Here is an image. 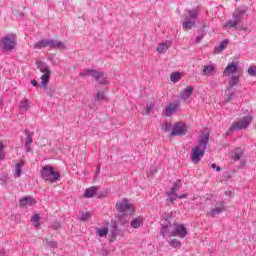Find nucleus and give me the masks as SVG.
Wrapping results in <instances>:
<instances>
[{"instance_id":"obj_30","label":"nucleus","mask_w":256,"mask_h":256,"mask_svg":"<svg viewBox=\"0 0 256 256\" xmlns=\"http://www.w3.org/2000/svg\"><path fill=\"white\" fill-rule=\"evenodd\" d=\"M239 83V76H232L231 79L229 80V86L230 87H235Z\"/></svg>"},{"instance_id":"obj_21","label":"nucleus","mask_w":256,"mask_h":256,"mask_svg":"<svg viewBox=\"0 0 256 256\" xmlns=\"http://www.w3.org/2000/svg\"><path fill=\"white\" fill-rule=\"evenodd\" d=\"M192 93H193V87L187 86L186 89L180 93V95L182 99H184V101H187V99L191 97Z\"/></svg>"},{"instance_id":"obj_10","label":"nucleus","mask_w":256,"mask_h":256,"mask_svg":"<svg viewBox=\"0 0 256 256\" xmlns=\"http://www.w3.org/2000/svg\"><path fill=\"white\" fill-rule=\"evenodd\" d=\"M203 155H205V148H201V145L192 148L191 159L193 163H199Z\"/></svg>"},{"instance_id":"obj_8","label":"nucleus","mask_w":256,"mask_h":256,"mask_svg":"<svg viewBox=\"0 0 256 256\" xmlns=\"http://www.w3.org/2000/svg\"><path fill=\"white\" fill-rule=\"evenodd\" d=\"M177 191H179V181H176L174 186L171 188V191L168 194V199L173 203L176 199H187V193H184L182 195L177 194Z\"/></svg>"},{"instance_id":"obj_43","label":"nucleus","mask_w":256,"mask_h":256,"mask_svg":"<svg viewBox=\"0 0 256 256\" xmlns=\"http://www.w3.org/2000/svg\"><path fill=\"white\" fill-rule=\"evenodd\" d=\"M31 83H32L33 87L39 86V83L37 82V80H32Z\"/></svg>"},{"instance_id":"obj_26","label":"nucleus","mask_w":256,"mask_h":256,"mask_svg":"<svg viewBox=\"0 0 256 256\" xmlns=\"http://www.w3.org/2000/svg\"><path fill=\"white\" fill-rule=\"evenodd\" d=\"M207 143H209V135H205L201 138L199 145L202 149H206Z\"/></svg>"},{"instance_id":"obj_6","label":"nucleus","mask_w":256,"mask_h":256,"mask_svg":"<svg viewBox=\"0 0 256 256\" xmlns=\"http://www.w3.org/2000/svg\"><path fill=\"white\" fill-rule=\"evenodd\" d=\"M116 209L119 213H125V215H134L135 214V206L129 203L127 199H124L120 202H117Z\"/></svg>"},{"instance_id":"obj_11","label":"nucleus","mask_w":256,"mask_h":256,"mask_svg":"<svg viewBox=\"0 0 256 256\" xmlns=\"http://www.w3.org/2000/svg\"><path fill=\"white\" fill-rule=\"evenodd\" d=\"M39 69L43 75L40 77L41 84L44 85V87H47V83H49V79H51V70H49V66L47 65H41L39 66Z\"/></svg>"},{"instance_id":"obj_4","label":"nucleus","mask_w":256,"mask_h":256,"mask_svg":"<svg viewBox=\"0 0 256 256\" xmlns=\"http://www.w3.org/2000/svg\"><path fill=\"white\" fill-rule=\"evenodd\" d=\"M41 175L45 181H50L51 183H55V181H59L60 175L59 172H56L55 169L51 166H44Z\"/></svg>"},{"instance_id":"obj_29","label":"nucleus","mask_w":256,"mask_h":256,"mask_svg":"<svg viewBox=\"0 0 256 256\" xmlns=\"http://www.w3.org/2000/svg\"><path fill=\"white\" fill-rule=\"evenodd\" d=\"M171 127V122H165L164 124H162L161 130L164 131L165 133H169L171 131Z\"/></svg>"},{"instance_id":"obj_34","label":"nucleus","mask_w":256,"mask_h":256,"mask_svg":"<svg viewBox=\"0 0 256 256\" xmlns=\"http://www.w3.org/2000/svg\"><path fill=\"white\" fill-rule=\"evenodd\" d=\"M23 167V162H19L16 165V171H15V175L16 177H21V168Z\"/></svg>"},{"instance_id":"obj_24","label":"nucleus","mask_w":256,"mask_h":256,"mask_svg":"<svg viewBox=\"0 0 256 256\" xmlns=\"http://www.w3.org/2000/svg\"><path fill=\"white\" fill-rule=\"evenodd\" d=\"M170 79H171L172 83H178V81L181 80V73H179V72H173V73L170 75Z\"/></svg>"},{"instance_id":"obj_27","label":"nucleus","mask_w":256,"mask_h":256,"mask_svg":"<svg viewBox=\"0 0 256 256\" xmlns=\"http://www.w3.org/2000/svg\"><path fill=\"white\" fill-rule=\"evenodd\" d=\"M24 133L26 135V142L25 143L31 145L33 143V137H32L31 132H29L28 129H25Z\"/></svg>"},{"instance_id":"obj_39","label":"nucleus","mask_w":256,"mask_h":256,"mask_svg":"<svg viewBox=\"0 0 256 256\" xmlns=\"http://www.w3.org/2000/svg\"><path fill=\"white\" fill-rule=\"evenodd\" d=\"M227 43H229V41L224 40L219 46V51H223L225 47H227Z\"/></svg>"},{"instance_id":"obj_36","label":"nucleus","mask_w":256,"mask_h":256,"mask_svg":"<svg viewBox=\"0 0 256 256\" xmlns=\"http://www.w3.org/2000/svg\"><path fill=\"white\" fill-rule=\"evenodd\" d=\"M197 10H188L189 19H197Z\"/></svg>"},{"instance_id":"obj_14","label":"nucleus","mask_w":256,"mask_h":256,"mask_svg":"<svg viewBox=\"0 0 256 256\" xmlns=\"http://www.w3.org/2000/svg\"><path fill=\"white\" fill-rule=\"evenodd\" d=\"M119 229V224H117V221L111 222V235L109 238V241L113 243L117 239V231Z\"/></svg>"},{"instance_id":"obj_2","label":"nucleus","mask_w":256,"mask_h":256,"mask_svg":"<svg viewBox=\"0 0 256 256\" xmlns=\"http://www.w3.org/2000/svg\"><path fill=\"white\" fill-rule=\"evenodd\" d=\"M0 47L3 51H13L17 47V36L15 34L5 35L0 41Z\"/></svg>"},{"instance_id":"obj_9","label":"nucleus","mask_w":256,"mask_h":256,"mask_svg":"<svg viewBox=\"0 0 256 256\" xmlns=\"http://www.w3.org/2000/svg\"><path fill=\"white\" fill-rule=\"evenodd\" d=\"M187 133V125L183 122H176L171 131V137L185 135Z\"/></svg>"},{"instance_id":"obj_16","label":"nucleus","mask_w":256,"mask_h":256,"mask_svg":"<svg viewBox=\"0 0 256 256\" xmlns=\"http://www.w3.org/2000/svg\"><path fill=\"white\" fill-rule=\"evenodd\" d=\"M35 199L32 197H24L19 201V206L20 207H31L35 205Z\"/></svg>"},{"instance_id":"obj_32","label":"nucleus","mask_w":256,"mask_h":256,"mask_svg":"<svg viewBox=\"0 0 256 256\" xmlns=\"http://www.w3.org/2000/svg\"><path fill=\"white\" fill-rule=\"evenodd\" d=\"M107 233H109V229L107 228L97 230V235H99V237H107Z\"/></svg>"},{"instance_id":"obj_41","label":"nucleus","mask_w":256,"mask_h":256,"mask_svg":"<svg viewBox=\"0 0 256 256\" xmlns=\"http://www.w3.org/2000/svg\"><path fill=\"white\" fill-rule=\"evenodd\" d=\"M25 149L28 153L31 152V144L25 143Z\"/></svg>"},{"instance_id":"obj_22","label":"nucleus","mask_w":256,"mask_h":256,"mask_svg":"<svg viewBox=\"0 0 256 256\" xmlns=\"http://www.w3.org/2000/svg\"><path fill=\"white\" fill-rule=\"evenodd\" d=\"M219 213H223V203H220L219 206L213 208L208 212V215H210V217H215V215H219Z\"/></svg>"},{"instance_id":"obj_20","label":"nucleus","mask_w":256,"mask_h":256,"mask_svg":"<svg viewBox=\"0 0 256 256\" xmlns=\"http://www.w3.org/2000/svg\"><path fill=\"white\" fill-rule=\"evenodd\" d=\"M171 47V42L167 41L166 43L158 44L156 48L157 53L163 54Z\"/></svg>"},{"instance_id":"obj_23","label":"nucleus","mask_w":256,"mask_h":256,"mask_svg":"<svg viewBox=\"0 0 256 256\" xmlns=\"http://www.w3.org/2000/svg\"><path fill=\"white\" fill-rule=\"evenodd\" d=\"M31 107V101L29 99H24L20 102L21 111H28Z\"/></svg>"},{"instance_id":"obj_25","label":"nucleus","mask_w":256,"mask_h":256,"mask_svg":"<svg viewBox=\"0 0 256 256\" xmlns=\"http://www.w3.org/2000/svg\"><path fill=\"white\" fill-rule=\"evenodd\" d=\"M195 27V21H185L183 22V28L185 31H189V29H193Z\"/></svg>"},{"instance_id":"obj_15","label":"nucleus","mask_w":256,"mask_h":256,"mask_svg":"<svg viewBox=\"0 0 256 256\" xmlns=\"http://www.w3.org/2000/svg\"><path fill=\"white\" fill-rule=\"evenodd\" d=\"M98 191H99V187L97 186L89 187L85 190L84 197H86V199H91L95 197V195H97Z\"/></svg>"},{"instance_id":"obj_13","label":"nucleus","mask_w":256,"mask_h":256,"mask_svg":"<svg viewBox=\"0 0 256 256\" xmlns=\"http://www.w3.org/2000/svg\"><path fill=\"white\" fill-rule=\"evenodd\" d=\"M238 67H237V62H231L230 64L227 65V67L225 68L224 72H223V76L224 77H229V76H234L235 73H237L238 71Z\"/></svg>"},{"instance_id":"obj_19","label":"nucleus","mask_w":256,"mask_h":256,"mask_svg":"<svg viewBox=\"0 0 256 256\" xmlns=\"http://www.w3.org/2000/svg\"><path fill=\"white\" fill-rule=\"evenodd\" d=\"M143 226V217L138 216L134 219H132V221L130 222V227H132V229H139V227Z\"/></svg>"},{"instance_id":"obj_3","label":"nucleus","mask_w":256,"mask_h":256,"mask_svg":"<svg viewBox=\"0 0 256 256\" xmlns=\"http://www.w3.org/2000/svg\"><path fill=\"white\" fill-rule=\"evenodd\" d=\"M51 47L52 49H66L65 43L57 40H40L34 45V49H43Z\"/></svg>"},{"instance_id":"obj_28","label":"nucleus","mask_w":256,"mask_h":256,"mask_svg":"<svg viewBox=\"0 0 256 256\" xmlns=\"http://www.w3.org/2000/svg\"><path fill=\"white\" fill-rule=\"evenodd\" d=\"M170 247H173L174 249H179V247H181V241L177 240V239H172L169 242Z\"/></svg>"},{"instance_id":"obj_42","label":"nucleus","mask_w":256,"mask_h":256,"mask_svg":"<svg viewBox=\"0 0 256 256\" xmlns=\"http://www.w3.org/2000/svg\"><path fill=\"white\" fill-rule=\"evenodd\" d=\"M212 169H216V171H221V167L217 166L216 164H212Z\"/></svg>"},{"instance_id":"obj_35","label":"nucleus","mask_w":256,"mask_h":256,"mask_svg":"<svg viewBox=\"0 0 256 256\" xmlns=\"http://www.w3.org/2000/svg\"><path fill=\"white\" fill-rule=\"evenodd\" d=\"M3 151H5V144H3V142H0V161H3L5 159V154H3Z\"/></svg>"},{"instance_id":"obj_33","label":"nucleus","mask_w":256,"mask_h":256,"mask_svg":"<svg viewBox=\"0 0 256 256\" xmlns=\"http://www.w3.org/2000/svg\"><path fill=\"white\" fill-rule=\"evenodd\" d=\"M39 216H38V214H35V215H33L32 217H31V221H32V223H33V225H34V227H39Z\"/></svg>"},{"instance_id":"obj_5","label":"nucleus","mask_w":256,"mask_h":256,"mask_svg":"<svg viewBox=\"0 0 256 256\" xmlns=\"http://www.w3.org/2000/svg\"><path fill=\"white\" fill-rule=\"evenodd\" d=\"M87 75H90V77H94L98 83L101 85H106L107 83V78L105 77V74L103 72H99L97 70L93 69H87L84 72H80L79 76L80 77H87Z\"/></svg>"},{"instance_id":"obj_38","label":"nucleus","mask_w":256,"mask_h":256,"mask_svg":"<svg viewBox=\"0 0 256 256\" xmlns=\"http://www.w3.org/2000/svg\"><path fill=\"white\" fill-rule=\"evenodd\" d=\"M248 73H249V75H251L252 77H256V66H251V67L248 69Z\"/></svg>"},{"instance_id":"obj_31","label":"nucleus","mask_w":256,"mask_h":256,"mask_svg":"<svg viewBox=\"0 0 256 256\" xmlns=\"http://www.w3.org/2000/svg\"><path fill=\"white\" fill-rule=\"evenodd\" d=\"M106 97H105V92L104 91H99L96 95H95V101H105Z\"/></svg>"},{"instance_id":"obj_44","label":"nucleus","mask_w":256,"mask_h":256,"mask_svg":"<svg viewBox=\"0 0 256 256\" xmlns=\"http://www.w3.org/2000/svg\"><path fill=\"white\" fill-rule=\"evenodd\" d=\"M153 109V106H147V113Z\"/></svg>"},{"instance_id":"obj_37","label":"nucleus","mask_w":256,"mask_h":256,"mask_svg":"<svg viewBox=\"0 0 256 256\" xmlns=\"http://www.w3.org/2000/svg\"><path fill=\"white\" fill-rule=\"evenodd\" d=\"M89 219H91V213L89 212H84L81 216V220L82 221H89Z\"/></svg>"},{"instance_id":"obj_18","label":"nucleus","mask_w":256,"mask_h":256,"mask_svg":"<svg viewBox=\"0 0 256 256\" xmlns=\"http://www.w3.org/2000/svg\"><path fill=\"white\" fill-rule=\"evenodd\" d=\"M177 107H179V104L177 103L169 104L168 106H166L164 111L165 117H171V115H173V113L177 111Z\"/></svg>"},{"instance_id":"obj_1","label":"nucleus","mask_w":256,"mask_h":256,"mask_svg":"<svg viewBox=\"0 0 256 256\" xmlns=\"http://www.w3.org/2000/svg\"><path fill=\"white\" fill-rule=\"evenodd\" d=\"M161 235L163 237H180L181 239H185L187 237V228L185 225L175 221L171 223L169 220H164Z\"/></svg>"},{"instance_id":"obj_7","label":"nucleus","mask_w":256,"mask_h":256,"mask_svg":"<svg viewBox=\"0 0 256 256\" xmlns=\"http://www.w3.org/2000/svg\"><path fill=\"white\" fill-rule=\"evenodd\" d=\"M252 121L253 118L251 116H245L239 121L234 122L230 127V131H241L242 129H247Z\"/></svg>"},{"instance_id":"obj_12","label":"nucleus","mask_w":256,"mask_h":256,"mask_svg":"<svg viewBox=\"0 0 256 256\" xmlns=\"http://www.w3.org/2000/svg\"><path fill=\"white\" fill-rule=\"evenodd\" d=\"M233 17H234L235 20H229V21H227V22L223 25V27H225L226 29H237V25H239V21H240V19H239V11L236 10V11L233 13Z\"/></svg>"},{"instance_id":"obj_40","label":"nucleus","mask_w":256,"mask_h":256,"mask_svg":"<svg viewBox=\"0 0 256 256\" xmlns=\"http://www.w3.org/2000/svg\"><path fill=\"white\" fill-rule=\"evenodd\" d=\"M242 152H235V159L236 161H239L241 159Z\"/></svg>"},{"instance_id":"obj_17","label":"nucleus","mask_w":256,"mask_h":256,"mask_svg":"<svg viewBox=\"0 0 256 256\" xmlns=\"http://www.w3.org/2000/svg\"><path fill=\"white\" fill-rule=\"evenodd\" d=\"M217 68L214 65H206L203 67L202 75H207V77H211V75H215Z\"/></svg>"}]
</instances>
